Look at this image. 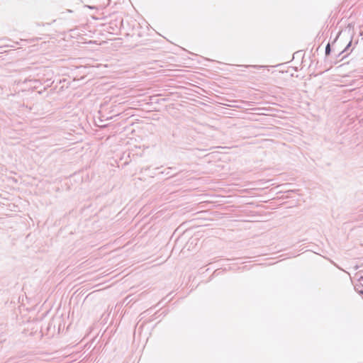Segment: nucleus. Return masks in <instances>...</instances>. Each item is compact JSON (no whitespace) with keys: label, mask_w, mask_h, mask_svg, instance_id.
<instances>
[{"label":"nucleus","mask_w":363,"mask_h":363,"mask_svg":"<svg viewBox=\"0 0 363 363\" xmlns=\"http://www.w3.org/2000/svg\"><path fill=\"white\" fill-rule=\"evenodd\" d=\"M329 50H330V45H328L326 47V53H328Z\"/></svg>","instance_id":"nucleus-1"},{"label":"nucleus","mask_w":363,"mask_h":363,"mask_svg":"<svg viewBox=\"0 0 363 363\" xmlns=\"http://www.w3.org/2000/svg\"><path fill=\"white\" fill-rule=\"evenodd\" d=\"M360 281H361V285L363 286V277L361 278Z\"/></svg>","instance_id":"nucleus-2"},{"label":"nucleus","mask_w":363,"mask_h":363,"mask_svg":"<svg viewBox=\"0 0 363 363\" xmlns=\"http://www.w3.org/2000/svg\"><path fill=\"white\" fill-rule=\"evenodd\" d=\"M362 294H363V292H362Z\"/></svg>","instance_id":"nucleus-3"}]
</instances>
